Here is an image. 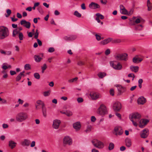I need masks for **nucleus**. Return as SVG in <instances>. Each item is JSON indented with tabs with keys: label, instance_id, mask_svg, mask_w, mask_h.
Listing matches in <instances>:
<instances>
[{
	"label": "nucleus",
	"instance_id": "f257e3e1",
	"mask_svg": "<svg viewBox=\"0 0 152 152\" xmlns=\"http://www.w3.org/2000/svg\"><path fill=\"white\" fill-rule=\"evenodd\" d=\"M133 22L131 25H135V28L137 30H141L143 27L142 24L144 22V20L140 16L133 17L132 18Z\"/></svg>",
	"mask_w": 152,
	"mask_h": 152
},
{
	"label": "nucleus",
	"instance_id": "f03ea898",
	"mask_svg": "<svg viewBox=\"0 0 152 152\" xmlns=\"http://www.w3.org/2000/svg\"><path fill=\"white\" fill-rule=\"evenodd\" d=\"M129 118L134 126H137V122L141 118V115L137 113H134L129 115Z\"/></svg>",
	"mask_w": 152,
	"mask_h": 152
},
{
	"label": "nucleus",
	"instance_id": "7ed1b4c3",
	"mask_svg": "<svg viewBox=\"0 0 152 152\" xmlns=\"http://www.w3.org/2000/svg\"><path fill=\"white\" fill-rule=\"evenodd\" d=\"M28 118V114L24 112L18 113L16 116V120L18 122H21L25 121Z\"/></svg>",
	"mask_w": 152,
	"mask_h": 152
},
{
	"label": "nucleus",
	"instance_id": "20e7f679",
	"mask_svg": "<svg viewBox=\"0 0 152 152\" xmlns=\"http://www.w3.org/2000/svg\"><path fill=\"white\" fill-rule=\"evenodd\" d=\"M9 34L8 28L4 26L0 27V39H3L8 37Z\"/></svg>",
	"mask_w": 152,
	"mask_h": 152
},
{
	"label": "nucleus",
	"instance_id": "39448f33",
	"mask_svg": "<svg viewBox=\"0 0 152 152\" xmlns=\"http://www.w3.org/2000/svg\"><path fill=\"white\" fill-rule=\"evenodd\" d=\"M110 66L116 70H121L122 66L120 63L117 61H110Z\"/></svg>",
	"mask_w": 152,
	"mask_h": 152
},
{
	"label": "nucleus",
	"instance_id": "423d86ee",
	"mask_svg": "<svg viewBox=\"0 0 152 152\" xmlns=\"http://www.w3.org/2000/svg\"><path fill=\"white\" fill-rule=\"evenodd\" d=\"M92 143L94 146L98 149H102L104 146V144L102 142L97 139L93 140Z\"/></svg>",
	"mask_w": 152,
	"mask_h": 152
},
{
	"label": "nucleus",
	"instance_id": "0eeeda50",
	"mask_svg": "<svg viewBox=\"0 0 152 152\" xmlns=\"http://www.w3.org/2000/svg\"><path fill=\"white\" fill-rule=\"evenodd\" d=\"M128 55L126 53L119 54L115 56V59L117 60H127Z\"/></svg>",
	"mask_w": 152,
	"mask_h": 152
},
{
	"label": "nucleus",
	"instance_id": "6e6552de",
	"mask_svg": "<svg viewBox=\"0 0 152 152\" xmlns=\"http://www.w3.org/2000/svg\"><path fill=\"white\" fill-rule=\"evenodd\" d=\"M97 112L99 115L102 116L104 115L107 113L106 107L103 104L101 105L98 108Z\"/></svg>",
	"mask_w": 152,
	"mask_h": 152
},
{
	"label": "nucleus",
	"instance_id": "1a4fd4ad",
	"mask_svg": "<svg viewBox=\"0 0 152 152\" xmlns=\"http://www.w3.org/2000/svg\"><path fill=\"white\" fill-rule=\"evenodd\" d=\"M17 35H18L19 39L20 40H23L24 38V36L23 33L19 31H18L17 29H14L12 32V37H16Z\"/></svg>",
	"mask_w": 152,
	"mask_h": 152
},
{
	"label": "nucleus",
	"instance_id": "9d476101",
	"mask_svg": "<svg viewBox=\"0 0 152 152\" xmlns=\"http://www.w3.org/2000/svg\"><path fill=\"white\" fill-rule=\"evenodd\" d=\"M148 120L145 119H141V118L137 122V126H139L140 128H143L148 123Z\"/></svg>",
	"mask_w": 152,
	"mask_h": 152
},
{
	"label": "nucleus",
	"instance_id": "9b49d317",
	"mask_svg": "<svg viewBox=\"0 0 152 152\" xmlns=\"http://www.w3.org/2000/svg\"><path fill=\"white\" fill-rule=\"evenodd\" d=\"M63 143L65 145H70L72 144V139L69 136H66L63 138Z\"/></svg>",
	"mask_w": 152,
	"mask_h": 152
},
{
	"label": "nucleus",
	"instance_id": "f8f14e48",
	"mask_svg": "<svg viewBox=\"0 0 152 152\" xmlns=\"http://www.w3.org/2000/svg\"><path fill=\"white\" fill-rule=\"evenodd\" d=\"M77 38L75 35H68L64 36L63 39L65 41L69 42L72 41Z\"/></svg>",
	"mask_w": 152,
	"mask_h": 152
},
{
	"label": "nucleus",
	"instance_id": "ddd939ff",
	"mask_svg": "<svg viewBox=\"0 0 152 152\" xmlns=\"http://www.w3.org/2000/svg\"><path fill=\"white\" fill-rule=\"evenodd\" d=\"M115 86L117 87L118 91V95H121L123 93L126 91L125 87H123L121 85H116Z\"/></svg>",
	"mask_w": 152,
	"mask_h": 152
},
{
	"label": "nucleus",
	"instance_id": "4468645a",
	"mask_svg": "<svg viewBox=\"0 0 152 152\" xmlns=\"http://www.w3.org/2000/svg\"><path fill=\"white\" fill-rule=\"evenodd\" d=\"M121 108V104L118 102H115L113 106V108L114 111L115 112L120 110Z\"/></svg>",
	"mask_w": 152,
	"mask_h": 152
},
{
	"label": "nucleus",
	"instance_id": "2eb2a0df",
	"mask_svg": "<svg viewBox=\"0 0 152 152\" xmlns=\"http://www.w3.org/2000/svg\"><path fill=\"white\" fill-rule=\"evenodd\" d=\"M89 95L91 98L93 100L96 99L101 97L100 94L93 91L91 92Z\"/></svg>",
	"mask_w": 152,
	"mask_h": 152
},
{
	"label": "nucleus",
	"instance_id": "dca6fc26",
	"mask_svg": "<svg viewBox=\"0 0 152 152\" xmlns=\"http://www.w3.org/2000/svg\"><path fill=\"white\" fill-rule=\"evenodd\" d=\"M123 131L121 127H115L114 129V134L116 135H121Z\"/></svg>",
	"mask_w": 152,
	"mask_h": 152
},
{
	"label": "nucleus",
	"instance_id": "f3484780",
	"mask_svg": "<svg viewBox=\"0 0 152 152\" xmlns=\"http://www.w3.org/2000/svg\"><path fill=\"white\" fill-rule=\"evenodd\" d=\"M61 123V121L59 120L58 119L54 120L53 121L52 125L53 128L55 129H58Z\"/></svg>",
	"mask_w": 152,
	"mask_h": 152
},
{
	"label": "nucleus",
	"instance_id": "a211bd4d",
	"mask_svg": "<svg viewBox=\"0 0 152 152\" xmlns=\"http://www.w3.org/2000/svg\"><path fill=\"white\" fill-rule=\"evenodd\" d=\"M148 130L145 129L143 130L140 133V137L142 138H146L148 134Z\"/></svg>",
	"mask_w": 152,
	"mask_h": 152
},
{
	"label": "nucleus",
	"instance_id": "6ab92c4d",
	"mask_svg": "<svg viewBox=\"0 0 152 152\" xmlns=\"http://www.w3.org/2000/svg\"><path fill=\"white\" fill-rule=\"evenodd\" d=\"M20 23L21 25L28 28H29L31 26V23L25 20H22L21 21Z\"/></svg>",
	"mask_w": 152,
	"mask_h": 152
},
{
	"label": "nucleus",
	"instance_id": "aec40b11",
	"mask_svg": "<svg viewBox=\"0 0 152 152\" xmlns=\"http://www.w3.org/2000/svg\"><path fill=\"white\" fill-rule=\"evenodd\" d=\"M113 38L109 37L107 38L100 42V44L102 45H105L111 42H112Z\"/></svg>",
	"mask_w": 152,
	"mask_h": 152
},
{
	"label": "nucleus",
	"instance_id": "412c9836",
	"mask_svg": "<svg viewBox=\"0 0 152 152\" xmlns=\"http://www.w3.org/2000/svg\"><path fill=\"white\" fill-rule=\"evenodd\" d=\"M73 127L76 131H77L80 129L81 125L80 122H77L73 124Z\"/></svg>",
	"mask_w": 152,
	"mask_h": 152
},
{
	"label": "nucleus",
	"instance_id": "4be33fe9",
	"mask_svg": "<svg viewBox=\"0 0 152 152\" xmlns=\"http://www.w3.org/2000/svg\"><path fill=\"white\" fill-rule=\"evenodd\" d=\"M96 17L95 20L97 21L98 23L100 22V19H103L104 18V16L101 14L99 13H97L96 14Z\"/></svg>",
	"mask_w": 152,
	"mask_h": 152
},
{
	"label": "nucleus",
	"instance_id": "5701e85b",
	"mask_svg": "<svg viewBox=\"0 0 152 152\" xmlns=\"http://www.w3.org/2000/svg\"><path fill=\"white\" fill-rule=\"evenodd\" d=\"M86 61V58L84 57L81 58L77 62V64L79 66H82L85 64Z\"/></svg>",
	"mask_w": 152,
	"mask_h": 152
},
{
	"label": "nucleus",
	"instance_id": "b1692460",
	"mask_svg": "<svg viewBox=\"0 0 152 152\" xmlns=\"http://www.w3.org/2000/svg\"><path fill=\"white\" fill-rule=\"evenodd\" d=\"M120 11L121 14L124 15H127L128 14L127 10L125 8L123 5H120Z\"/></svg>",
	"mask_w": 152,
	"mask_h": 152
},
{
	"label": "nucleus",
	"instance_id": "393cba45",
	"mask_svg": "<svg viewBox=\"0 0 152 152\" xmlns=\"http://www.w3.org/2000/svg\"><path fill=\"white\" fill-rule=\"evenodd\" d=\"M89 7L90 8L93 9L99 8L100 7V6L98 4L93 2L89 5Z\"/></svg>",
	"mask_w": 152,
	"mask_h": 152
},
{
	"label": "nucleus",
	"instance_id": "a878e982",
	"mask_svg": "<svg viewBox=\"0 0 152 152\" xmlns=\"http://www.w3.org/2000/svg\"><path fill=\"white\" fill-rule=\"evenodd\" d=\"M30 141L27 139H25L21 142V145L23 146H28L29 145Z\"/></svg>",
	"mask_w": 152,
	"mask_h": 152
},
{
	"label": "nucleus",
	"instance_id": "bb28decb",
	"mask_svg": "<svg viewBox=\"0 0 152 152\" xmlns=\"http://www.w3.org/2000/svg\"><path fill=\"white\" fill-rule=\"evenodd\" d=\"M146 102V99L143 96L139 98L137 100V102L139 104H143Z\"/></svg>",
	"mask_w": 152,
	"mask_h": 152
},
{
	"label": "nucleus",
	"instance_id": "cd10ccee",
	"mask_svg": "<svg viewBox=\"0 0 152 152\" xmlns=\"http://www.w3.org/2000/svg\"><path fill=\"white\" fill-rule=\"evenodd\" d=\"M16 144L17 143L12 140H10L9 141V146L12 149L14 148Z\"/></svg>",
	"mask_w": 152,
	"mask_h": 152
},
{
	"label": "nucleus",
	"instance_id": "c85d7f7f",
	"mask_svg": "<svg viewBox=\"0 0 152 152\" xmlns=\"http://www.w3.org/2000/svg\"><path fill=\"white\" fill-rule=\"evenodd\" d=\"M125 142L126 146L128 147H130L132 145V142L131 140L128 138H127L125 139Z\"/></svg>",
	"mask_w": 152,
	"mask_h": 152
},
{
	"label": "nucleus",
	"instance_id": "c756f323",
	"mask_svg": "<svg viewBox=\"0 0 152 152\" xmlns=\"http://www.w3.org/2000/svg\"><path fill=\"white\" fill-rule=\"evenodd\" d=\"M143 59L142 58H137L135 57L133 58V61L134 63H137L140 62Z\"/></svg>",
	"mask_w": 152,
	"mask_h": 152
},
{
	"label": "nucleus",
	"instance_id": "7c9ffc66",
	"mask_svg": "<svg viewBox=\"0 0 152 152\" xmlns=\"http://www.w3.org/2000/svg\"><path fill=\"white\" fill-rule=\"evenodd\" d=\"M130 69L132 71L136 72L138 70L139 67L138 66H131Z\"/></svg>",
	"mask_w": 152,
	"mask_h": 152
},
{
	"label": "nucleus",
	"instance_id": "2f4dec72",
	"mask_svg": "<svg viewBox=\"0 0 152 152\" xmlns=\"http://www.w3.org/2000/svg\"><path fill=\"white\" fill-rule=\"evenodd\" d=\"M35 61L37 62H39L42 59V58L39 55H35L34 57Z\"/></svg>",
	"mask_w": 152,
	"mask_h": 152
},
{
	"label": "nucleus",
	"instance_id": "473e14b6",
	"mask_svg": "<svg viewBox=\"0 0 152 152\" xmlns=\"http://www.w3.org/2000/svg\"><path fill=\"white\" fill-rule=\"evenodd\" d=\"M106 75V74L104 72H99L98 74V75L99 77L100 78H102L104 77V76H105Z\"/></svg>",
	"mask_w": 152,
	"mask_h": 152
},
{
	"label": "nucleus",
	"instance_id": "72a5a7b5",
	"mask_svg": "<svg viewBox=\"0 0 152 152\" xmlns=\"http://www.w3.org/2000/svg\"><path fill=\"white\" fill-rule=\"evenodd\" d=\"M42 110L43 116L45 118H46L47 116V109L45 108V109H42Z\"/></svg>",
	"mask_w": 152,
	"mask_h": 152
},
{
	"label": "nucleus",
	"instance_id": "f704fd0d",
	"mask_svg": "<svg viewBox=\"0 0 152 152\" xmlns=\"http://www.w3.org/2000/svg\"><path fill=\"white\" fill-rule=\"evenodd\" d=\"M114 144L112 142H110L109 145L108 149L109 150H111L114 148Z\"/></svg>",
	"mask_w": 152,
	"mask_h": 152
},
{
	"label": "nucleus",
	"instance_id": "c9c22d12",
	"mask_svg": "<svg viewBox=\"0 0 152 152\" xmlns=\"http://www.w3.org/2000/svg\"><path fill=\"white\" fill-rule=\"evenodd\" d=\"M66 115L68 117L71 116L73 115L72 112L69 110H66Z\"/></svg>",
	"mask_w": 152,
	"mask_h": 152
},
{
	"label": "nucleus",
	"instance_id": "e433bc0d",
	"mask_svg": "<svg viewBox=\"0 0 152 152\" xmlns=\"http://www.w3.org/2000/svg\"><path fill=\"white\" fill-rule=\"evenodd\" d=\"M92 126L91 125H88L87 127V129L85 130V132L86 133L89 132L91 131Z\"/></svg>",
	"mask_w": 152,
	"mask_h": 152
},
{
	"label": "nucleus",
	"instance_id": "4c0bfd02",
	"mask_svg": "<svg viewBox=\"0 0 152 152\" xmlns=\"http://www.w3.org/2000/svg\"><path fill=\"white\" fill-rule=\"evenodd\" d=\"M22 74H20L16 77V80L17 81H18L21 79L22 77H23Z\"/></svg>",
	"mask_w": 152,
	"mask_h": 152
},
{
	"label": "nucleus",
	"instance_id": "58836bf2",
	"mask_svg": "<svg viewBox=\"0 0 152 152\" xmlns=\"http://www.w3.org/2000/svg\"><path fill=\"white\" fill-rule=\"evenodd\" d=\"M7 14H5V16L6 17H8L10 15L11 13V10L8 9L6 10Z\"/></svg>",
	"mask_w": 152,
	"mask_h": 152
},
{
	"label": "nucleus",
	"instance_id": "ea45409f",
	"mask_svg": "<svg viewBox=\"0 0 152 152\" xmlns=\"http://www.w3.org/2000/svg\"><path fill=\"white\" fill-rule=\"evenodd\" d=\"M24 69L26 70H28L31 69V66L29 64H26L24 66Z\"/></svg>",
	"mask_w": 152,
	"mask_h": 152
},
{
	"label": "nucleus",
	"instance_id": "a19ab883",
	"mask_svg": "<svg viewBox=\"0 0 152 152\" xmlns=\"http://www.w3.org/2000/svg\"><path fill=\"white\" fill-rule=\"evenodd\" d=\"M74 15L78 18L80 17L81 16V14L79 13L77 11H75L74 12Z\"/></svg>",
	"mask_w": 152,
	"mask_h": 152
},
{
	"label": "nucleus",
	"instance_id": "79ce46f5",
	"mask_svg": "<svg viewBox=\"0 0 152 152\" xmlns=\"http://www.w3.org/2000/svg\"><path fill=\"white\" fill-rule=\"evenodd\" d=\"M96 39L98 41H100L101 39V34H96L95 35Z\"/></svg>",
	"mask_w": 152,
	"mask_h": 152
},
{
	"label": "nucleus",
	"instance_id": "37998d69",
	"mask_svg": "<svg viewBox=\"0 0 152 152\" xmlns=\"http://www.w3.org/2000/svg\"><path fill=\"white\" fill-rule=\"evenodd\" d=\"M35 78L37 79H39L40 78V75L38 73H35L34 75Z\"/></svg>",
	"mask_w": 152,
	"mask_h": 152
},
{
	"label": "nucleus",
	"instance_id": "c03bdc74",
	"mask_svg": "<svg viewBox=\"0 0 152 152\" xmlns=\"http://www.w3.org/2000/svg\"><path fill=\"white\" fill-rule=\"evenodd\" d=\"M39 32H38V29H37L36 30V32L34 33V38L35 39H38L39 35Z\"/></svg>",
	"mask_w": 152,
	"mask_h": 152
},
{
	"label": "nucleus",
	"instance_id": "a18cd8bd",
	"mask_svg": "<svg viewBox=\"0 0 152 152\" xmlns=\"http://www.w3.org/2000/svg\"><path fill=\"white\" fill-rule=\"evenodd\" d=\"M37 10L41 14L43 13V11L42 7L41 6H39L37 8Z\"/></svg>",
	"mask_w": 152,
	"mask_h": 152
},
{
	"label": "nucleus",
	"instance_id": "49530a36",
	"mask_svg": "<svg viewBox=\"0 0 152 152\" xmlns=\"http://www.w3.org/2000/svg\"><path fill=\"white\" fill-rule=\"evenodd\" d=\"M121 42V40L120 39H116L112 40V43H119Z\"/></svg>",
	"mask_w": 152,
	"mask_h": 152
},
{
	"label": "nucleus",
	"instance_id": "de8ad7c7",
	"mask_svg": "<svg viewBox=\"0 0 152 152\" xmlns=\"http://www.w3.org/2000/svg\"><path fill=\"white\" fill-rule=\"evenodd\" d=\"M78 79L77 77H76L74 78L70 79L68 80V82L69 83H72L75 81H76Z\"/></svg>",
	"mask_w": 152,
	"mask_h": 152
},
{
	"label": "nucleus",
	"instance_id": "09e8293b",
	"mask_svg": "<svg viewBox=\"0 0 152 152\" xmlns=\"http://www.w3.org/2000/svg\"><path fill=\"white\" fill-rule=\"evenodd\" d=\"M55 51L54 48L53 47H50L49 48L48 50V51L49 53H53Z\"/></svg>",
	"mask_w": 152,
	"mask_h": 152
},
{
	"label": "nucleus",
	"instance_id": "8fccbe9b",
	"mask_svg": "<svg viewBox=\"0 0 152 152\" xmlns=\"http://www.w3.org/2000/svg\"><path fill=\"white\" fill-rule=\"evenodd\" d=\"M50 94V92L48 91H45L43 93V95L45 96H48Z\"/></svg>",
	"mask_w": 152,
	"mask_h": 152
},
{
	"label": "nucleus",
	"instance_id": "3c124183",
	"mask_svg": "<svg viewBox=\"0 0 152 152\" xmlns=\"http://www.w3.org/2000/svg\"><path fill=\"white\" fill-rule=\"evenodd\" d=\"M110 53V50L109 49H107L105 52V54L107 56Z\"/></svg>",
	"mask_w": 152,
	"mask_h": 152
},
{
	"label": "nucleus",
	"instance_id": "603ef678",
	"mask_svg": "<svg viewBox=\"0 0 152 152\" xmlns=\"http://www.w3.org/2000/svg\"><path fill=\"white\" fill-rule=\"evenodd\" d=\"M77 101L79 103H81L83 101V99L81 98H78L77 99Z\"/></svg>",
	"mask_w": 152,
	"mask_h": 152
},
{
	"label": "nucleus",
	"instance_id": "864d4df0",
	"mask_svg": "<svg viewBox=\"0 0 152 152\" xmlns=\"http://www.w3.org/2000/svg\"><path fill=\"white\" fill-rule=\"evenodd\" d=\"M36 39L37 42L39 46H41L42 45V42L38 39Z\"/></svg>",
	"mask_w": 152,
	"mask_h": 152
},
{
	"label": "nucleus",
	"instance_id": "5fc2aeb1",
	"mask_svg": "<svg viewBox=\"0 0 152 152\" xmlns=\"http://www.w3.org/2000/svg\"><path fill=\"white\" fill-rule=\"evenodd\" d=\"M2 126L3 128L4 129H7L8 128L9 126L7 124H3L2 125Z\"/></svg>",
	"mask_w": 152,
	"mask_h": 152
},
{
	"label": "nucleus",
	"instance_id": "6e6d98bb",
	"mask_svg": "<svg viewBox=\"0 0 152 152\" xmlns=\"http://www.w3.org/2000/svg\"><path fill=\"white\" fill-rule=\"evenodd\" d=\"M96 119L95 116H92L91 117V120L92 122H94L96 121Z\"/></svg>",
	"mask_w": 152,
	"mask_h": 152
},
{
	"label": "nucleus",
	"instance_id": "4d7b16f0",
	"mask_svg": "<svg viewBox=\"0 0 152 152\" xmlns=\"http://www.w3.org/2000/svg\"><path fill=\"white\" fill-rule=\"evenodd\" d=\"M47 66L46 64H44L43 66L42 67V69H43L45 70L47 68Z\"/></svg>",
	"mask_w": 152,
	"mask_h": 152
},
{
	"label": "nucleus",
	"instance_id": "13d9d810",
	"mask_svg": "<svg viewBox=\"0 0 152 152\" xmlns=\"http://www.w3.org/2000/svg\"><path fill=\"white\" fill-rule=\"evenodd\" d=\"M5 64H6L5 63L3 64L2 66V68L4 70H6L8 68V66L5 65Z\"/></svg>",
	"mask_w": 152,
	"mask_h": 152
},
{
	"label": "nucleus",
	"instance_id": "bf43d9fd",
	"mask_svg": "<svg viewBox=\"0 0 152 152\" xmlns=\"http://www.w3.org/2000/svg\"><path fill=\"white\" fill-rule=\"evenodd\" d=\"M6 55L8 56L11 55L12 54V52L10 51H7L6 52Z\"/></svg>",
	"mask_w": 152,
	"mask_h": 152
},
{
	"label": "nucleus",
	"instance_id": "052dcab7",
	"mask_svg": "<svg viewBox=\"0 0 152 152\" xmlns=\"http://www.w3.org/2000/svg\"><path fill=\"white\" fill-rule=\"evenodd\" d=\"M28 36L30 37H33V36L34 34L31 32H27Z\"/></svg>",
	"mask_w": 152,
	"mask_h": 152
},
{
	"label": "nucleus",
	"instance_id": "680f3d73",
	"mask_svg": "<svg viewBox=\"0 0 152 152\" xmlns=\"http://www.w3.org/2000/svg\"><path fill=\"white\" fill-rule=\"evenodd\" d=\"M100 1L103 4H105L107 3V0H100Z\"/></svg>",
	"mask_w": 152,
	"mask_h": 152
},
{
	"label": "nucleus",
	"instance_id": "e2e57ef3",
	"mask_svg": "<svg viewBox=\"0 0 152 152\" xmlns=\"http://www.w3.org/2000/svg\"><path fill=\"white\" fill-rule=\"evenodd\" d=\"M81 9L83 10H84L86 9L85 4L84 3H83L81 4Z\"/></svg>",
	"mask_w": 152,
	"mask_h": 152
},
{
	"label": "nucleus",
	"instance_id": "0e129e2a",
	"mask_svg": "<svg viewBox=\"0 0 152 152\" xmlns=\"http://www.w3.org/2000/svg\"><path fill=\"white\" fill-rule=\"evenodd\" d=\"M114 90L113 89H111L110 90V93L112 96H113L114 95Z\"/></svg>",
	"mask_w": 152,
	"mask_h": 152
},
{
	"label": "nucleus",
	"instance_id": "69168bd1",
	"mask_svg": "<svg viewBox=\"0 0 152 152\" xmlns=\"http://www.w3.org/2000/svg\"><path fill=\"white\" fill-rule=\"evenodd\" d=\"M148 7V10L150 11L152 9V6L151 5L147 6Z\"/></svg>",
	"mask_w": 152,
	"mask_h": 152
},
{
	"label": "nucleus",
	"instance_id": "338daca9",
	"mask_svg": "<svg viewBox=\"0 0 152 152\" xmlns=\"http://www.w3.org/2000/svg\"><path fill=\"white\" fill-rule=\"evenodd\" d=\"M60 12L57 10H56L54 11V14L56 15H58L60 14Z\"/></svg>",
	"mask_w": 152,
	"mask_h": 152
},
{
	"label": "nucleus",
	"instance_id": "774afa93",
	"mask_svg": "<svg viewBox=\"0 0 152 152\" xmlns=\"http://www.w3.org/2000/svg\"><path fill=\"white\" fill-rule=\"evenodd\" d=\"M91 152H99L98 150H97L95 148H93L91 150Z\"/></svg>",
	"mask_w": 152,
	"mask_h": 152
}]
</instances>
